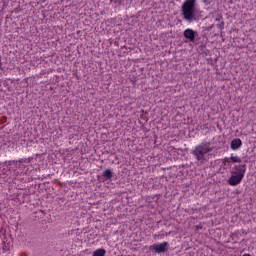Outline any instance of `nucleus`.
I'll list each match as a JSON object with an SVG mask.
<instances>
[{
	"instance_id": "nucleus-5",
	"label": "nucleus",
	"mask_w": 256,
	"mask_h": 256,
	"mask_svg": "<svg viewBox=\"0 0 256 256\" xmlns=\"http://www.w3.org/2000/svg\"><path fill=\"white\" fill-rule=\"evenodd\" d=\"M183 35L185 39H188V41H190V43H195V37H197V31H194L193 29L188 28L183 32Z\"/></svg>"
},
{
	"instance_id": "nucleus-9",
	"label": "nucleus",
	"mask_w": 256,
	"mask_h": 256,
	"mask_svg": "<svg viewBox=\"0 0 256 256\" xmlns=\"http://www.w3.org/2000/svg\"><path fill=\"white\" fill-rule=\"evenodd\" d=\"M105 249H97L93 252V256H105Z\"/></svg>"
},
{
	"instance_id": "nucleus-7",
	"label": "nucleus",
	"mask_w": 256,
	"mask_h": 256,
	"mask_svg": "<svg viewBox=\"0 0 256 256\" xmlns=\"http://www.w3.org/2000/svg\"><path fill=\"white\" fill-rule=\"evenodd\" d=\"M241 145H243V142H241V139H239V138H236L231 141V149L233 151H237V149H240Z\"/></svg>"
},
{
	"instance_id": "nucleus-12",
	"label": "nucleus",
	"mask_w": 256,
	"mask_h": 256,
	"mask_svg": "<svg viewBox=\"0 0 256 256\" xmlns=\"http://www.w3.org/2000/svg\"><path fill=\"white\" fill-rule=\"evenodd\" d=\"M224 161H225V163H231V159H229V158H225Z\"/></svg>"
},
{
	"instance_id": "nucleus-4",
	"label": "nucleus",
	"mask_w": 256,
	"mask_h": 256,
	"mask_svg": "<svg viewBox=\"0 0 256 256\" xmlns=\"http://www.w3.org/2000/svg\"><path fill=\"white\" fill-rule=\"evenodd\" d=\"M243 181V174L241 173L240 175L238 174H232L231 177L228 179L229 185L232 187H235V185H239Z\"/></svg>"
},
{
	"instance_id": "nucleus-11",
	"label": "nucleus",
	"mask_w": 256,
	"mask_h": 256,
	"mask_svg": "<svg viewBox=\"0 0 256 256\" xmlns=\"http://www.w3.org/2000/svg\"><path fill=\"white\" fill-rule=\"evenodd\" d=\"M111 3H115V5H121V0H110Z\"/></svg>"
},
{
	"instance_id": "nucleus-13",
	"label": "nucleus",
	"mask_w": 256,
	"mask_h": 256,
	"mask_svg": "<svg viewBox=\"0 0 256 256\" xmlns=\"http://www.w3.org/2000/svg\"><path fill=\"white\" fill-rule=\"evenodd\" d=\"M223 164H224V165H227V162H225V160H223Z\"/></svg>"
},
{
	"instance_id": "nucleus-3",
	"label": "nucleus",
	"mask_w": 256,
	"mask_h": 256,
	"mask_svg": "<svg viewBox=\"0 0 256 256\" xmlns=\"http://www.w3.org/2000/svg\"><path fill=\"white\" fill-rule=\"evenodd\" d=\"M153 253H165L169 250V242H162L159 244H153L150 246Z\"/></svg>"
},
{
	"instance_id": "nucleus-10",
	"label": "nucleus",
	"mask_w": 256,
	"mask_h": 256,
	"mask_svg": "<svg viewBox=\"0 0 256 256\" xmlns=\"http://www.w3.org/2000/svg\"><path fill=\"white\" fill-rule=\"evenodd\" d=\"M230 159L233 163H241V158L238 156H231Z\"/></svg>"
},
{
	"instance_id": "nucleus-2",
	"label": "nucleus",
	"mask_w": 256,
	"mask_h": 256,
	"mask_svg": "<svg viewBox=\"0 0 256 256\" xmlns=\"http://www.w3.org/2000/svg\"><path fill=\"white\" fill-rule=\"evenodd\" d=\"M212 151L213 147H211V143L202 142L192 150V155H194L196 161H200V163H203L207 160L205 156Z\"/></svg>"
},
{
	"instance_id": "nucleus-8",
	"label": "nucleus",
	"mask_w": 256,
	"mask_h": 256,
	"mask_svg": "<svg viewBox=\"0 0 256 256\" xmlns=\"http://www.w3.org/2000/svg\"><path fill=\"white\" fill-rule=\"evenodd\" d=\"M102 177H104L105 181H109L113 177V172H111V169L104 170Z\"/></svg>"
},
{
	"instance_id": "nucleus-6",
	"label": "nucleus",
	"mask_w": 256,
	"mask_h": 256,
	"mask_svg": "<svg viewBox=\"0 0 256 256\" xmlns=\"http://www.w3.org/2000/svg\"><path fill=\"white\" fill-rule=\"evenodd\" d=\"M246 171H247L246 164L236 165L234 167V171H232V175H241V173H242V177H245Z\"/></svg>"
},
{
	"instance_id": "nucleus-1",
	"label": "nucleus",
	"mask_w": 256,
	"mask_h": 256,
	"mask_svg": "<svg viewBox=\"0 0 256 256\" xmlns=\"http://www.w3.org/2000/svg\"><path fill=\"white\" fill-rule=\"evenodd\" d=\"M181 15L188 23L199 21V9H197V0H185L181 6Z\"/></svg>"
}]
</instances>
